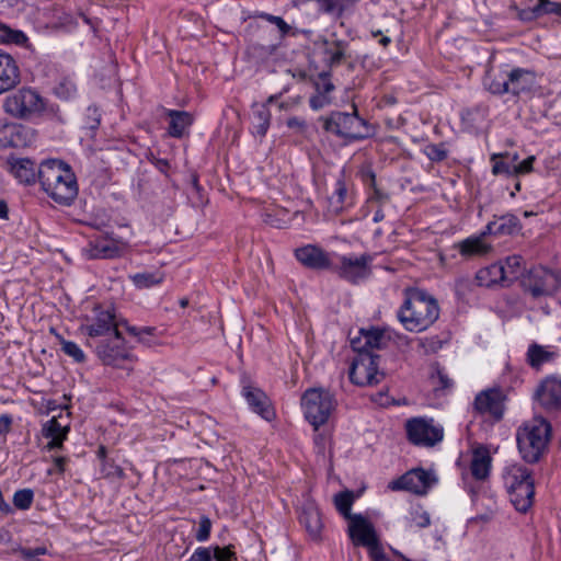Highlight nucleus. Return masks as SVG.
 I'll use <instances>...</instances> for the list:
<instances>
[{
  "mask_svg": "<svg viewBox=\"0 0 561 561\" xmlns=\"http://www.w3.org/2000/svg\"><path fill=\"white\" fill-rule=\"evenodd\" d=\"M7 36L3 38L5 42L20 43V37L24 38V35L21 32H12L10 30H5Z\"/></svg>",
  "mask_w": 561,
  "mask_h": 561,
  "instance_id": "338daca9",
  "label": "nucleus"
},
{
  "mask_svg": "<svg viewBox=\"0 0 561 561\" xmlns=\"http://www.w3.org/2000/svg\"><path fill=\"white\" fill-rule=\"evenodd\" d=\"M38 182L56 203L70 205L78 195V183L70 167L57 159L43 161L38 167Z\"/></svg>",
  "mask_w": 561,
  "mask_h": 561,
  "instance_id": "7ed1b4c3",
  "label": "nucleus"
},
{
  "mask_svg": "<svg viewBox=\"0 0 561 561\" xmlns=\"http://www.w3.org/2000/svg\"><path fill=\"white\" fill-rule=\"evenodd\" d=\"M34 501V492L32 489H21L13 494V505L22 511L28 510Z\"/></svg>",
  "mask_w": 561,
  "mask_h": 561,
  "instance_id": "de8ad7c7",
  "label": "nucleus"
},
{
  "mask_svg": "<svg viewBox=\"0 0 561 561\" xmlns=\"http://www.w3.org/2000/svg\"><path fill=\"white\" fill-rule=\"evenodd\" d=\"M242 396L252 412L265 421H272L275 417L272 401L261 388H243Z\"/></svg>",
  "mask_w": 561,
  "mask_h": 561,
  "instance_id": "6ab92c4d",
  "label": "nucleus"
},
{
  "mask_svg": "<svg viewBox=\"0 0 561 561\" xmlns=\"http://www.w3.org/2000/svg\"><path fill=\"white\" fill-rule=\"evenodd\" d=\"M407 437L415 446L433 447L444 438V428L433 419L413 417L405 424Z\"/></svg>",
  "mask_w": 561,
  "mask_h": 561,
  "instance_id": "9d476101",
  "label": "nucleus"
},
{
  "mask_svg": "<svg viewBox=\"0 0 561 561\" xmlns=\"http://www.w3.org/2000/svg\"><path fill=\"white\" fill-rule=\"evenodd\" d=\"M299 523L304 526L310 539L314 541H319L321 539L323 529L322 515L318 505L313 501L307 500L302 504L299 513Z\"/></svg>",
  "mask_w": 561,
  "mask_h": 561,
  "instance_id": "a211bd4d",
  "label": "nucleus"
},
{
  "mask_svg": "<svg viewBox=\"0 0 561 561\" xmlns=\"http://www.w3.org/2000/svg\"><path fill=\"white\" fill-rule=\"evenodd\" d=\"M371 262L373 256L368 253H363L359 256L340 255L339 264H332L331 271L336 273L342 279L356 285L370 275Z\"/></svg>",
  "mask_w": 561,
  "mask_h": 561,
  "instance_id": "9b49d317",
  "label": "nucleus"
},
{
  "mask_svg": "<svg viewBox=\"0 0 561 561\" xmlns=\"http://www.w3.org/2000/svg\"><path fill=\"white\" fill-rule=\"evenodd\" d=\"M12 416L10 414L0 415V436L5 435L10 432L12 426Z\"/></svg>",
  "mask_w": 561,
  "mask_h": 561,
  "instance_id": "0e129e2a",
  "label": "nucleus"
},
{
  "mask_svg": "<svg viewBox=\"0 0 561 561\" xmlns=\"http://www.w3.org/2000/svg\"><path fill=\"white\" fill-rule=\"evenodd\" d=\"M69 426L61 425L56 416L46 421L42 426V435L44 438L49 439L47 450H61L64 449V442L68 438Z\"/></svg>",
  "mask_w": 561,
  "mask_h": 561,
  "instance_id": "a878e982",
  "label": "nucleus"
},
{
  "mask_svg": "<svg viewBox=\"0 0 561 561\" xmlns=\"http://www.w3.org/2000/svg\"><path fill=\"white\" fill-rule=\"evenodd\" d=\"M525 438H526V423H523L518 426L517 434H516L517 446L522 454L523 459H526V454H524L525 453V445H524Z\"/></svg>",
  "mask_w": 561,
  "mask_h": 561,
  "instance_id": "052dcab7",
  "label": "nucleus"
},
{
  "mask_svg": "<svg viewBox=\"0 0 561 561\" xmlns=\"http://www.w3.org/2000/svg\"><path fill=\"white\" fill-rule=\"evenodd\" d=\"M351 184L346 181L344 171H341L334 183V190L329 197V205L332 211L340 213L353 204Z\"/></svg>",
  "mask_w": 561,
  "mask_h": 561,
  "instance_id": "b1692460",
  "label": "nucleus"
},
{
  "mask_svg": "<svg viewBox=\"0 0 561 561\" xmlns=\"http://www.w3.org/2000/svg\"><path fill=\"white\" fill-rule=\"evenodd\" d=\"M422 151L433 162H442L448 157V151L443 142L428 144Z\"/></svg>",
  "mask_w": 561,
  "mask_h": 561,
  "instance_id": "49530a36",
  "label": "nucleus"
},
{
  "mask_svg": "<svg viewBox=\"0 0 561 561\" xmlns=\"http://www.w3.org/2000/svg\"><path fill=\"white\" fill-rule=\"evenodd\" d=\"M186 561H237L233 545L197 547Z\"/></svg>",
  "mask_w": 561,
  "mask_h": 561,
  "instance_id": "4be33fe9",
  "label": "nucleus"
},
{
  "mask_svg": "<svg viewBox=\"0 0 561 561\" xmlns=\"http://www.w3.org/2000/svg\"><path fill=\"white\" fill-rule=\"evenodd\" d=\"M21 556L26 561H33L39 556H44L47 552L45 547H36V548H22Z\"/></svg>",
  "mask_w": 561,
  "mask_h": 561,
  "instance_id": "4d7b16f0",
  "label": "nucleus"
},
{
  "mask_svg": "<svg viewBox=\"0 0 561 561\" xmlns=\"http://www.w3.org/2000/svg\"><path fill=\"white\" fill-rule=\"evenodd\" d=\"M462 257L483 256L492 251V244L472 234L455 244Z\"/></svg>",
  "mask_w": 561,
  "mask_h": 561,
  "instance_id": "bb28decb",
  "label": "nucleus"
},
{
  "mask_svg": "<svg viewBox=\"0 0 561 561\" xmlns=\"http://www.w3.org/2000/svg\"><path fill=\"white\" fill-rule=\"evenodd\" d=\"M165 114L170 118L168 131L174 138H181L194 122L192 114L185 111L167 110Z\"/></svg>",
  "mask_w": 561,
  "mask_h": 561,
  "instance_id": "c85d7f7f",
  "label": "nucleus"
},
{
  "mask_svg": "<svg viewBox=\"0 0 561 561\" xmlns=\"http://www.w3.org/2000/svg\"><path fill=\"white\" fill-rule=\"evenodd\" d=\"M316 89L318 93L329 95L334 90V85L327 77L321 76L320 81L316 83Z\"/></svg>",
  "mask_w": 561,
  "mask_h": 561,
  "instance_id": "bf43d9fd",
  "label": "nucleus"
},
{
  "mask_svg": "<svg viewBox=\"0 0 561 561\" xmlns=\"http://www.w3.org/2000/svg\"><path fill=\"white\" fill-rule=\"evenodd\" d=\"M332 102V99L330 95H327L325 93H316L312 95L309 100L310 107L313 111L322 110L323 107L330 105Z\"/></svg>",
  "mask_w": 561,
  "mask_h": 561,
  "instance_id": "5fc2aeb1",
  "label": "nucleus"
},
{
  "mask_svg": "<svg viewBox=\"0 0 561 561\" xmlns=\"http://www.w3.org/2000/svg\"><path fill=\"white\" fill-rule=\"evenodd\" d=\"M389 388L381 389L376 394L370 396V400L381 408H387L398 402L389 394Z\"/></svg>",
  "mask_w": 561,
  "mask_h": 561,
  "instance_id": "864d4df0",
  "label": "nucleus"
},
{
  "mask_svg": "<svg viewBox=\"0 0 561 561\" xmlns=\"http://www.w3.org/2000/svg\"><path fill=\"white\" fill-rule=\"evenodd\" d=\"M505 396L501 388H485L480 391L473 402L474 410L481 415H489L499 422L504 415Z\"/></svg>",
  "mask_w": 561,
  "mask_h": 561,
  "instance_id": "2eb2a0df",
  "label": "nucleus"
},
{
  "mask_svg": "<svg viewBox=\"0 0 561 561\" xmlns=\"http://www.w3.org/2000/svg\"><path fill=\"white\" fill-rule=\"evenodd\" d=\"M286 125L290 129H297L299 131H304L307 128V122L301 117H290L287 119Z\"/></svg>",
  "mask_w": 561,
  "mask_h": 561,
  "instance_id": "680f3d73",
  "label": "nucleus"
},
{
  "mask_svg": "<svg viewBox=\"0 0 561 561\" xmlns=\"http://www.w3.org/2000/svg\"><path fill=\"white\" fill-rule=\"evenodd\" d=\"M262 18L268 21L270 23L276 25L283 36L289 33L290 26L286 23V21L283 18L272 15L268 13L262 14Z\"/></svg>",
  "mask_w": 561,
  "mask_h": 561,
  "instance_id": "6e6d98bb",
  "label": "nucleus"
},
{
  "mask_svg": "<svg viewBox=\"0 0 561 561\" xmlns=\"http://www.w3.org/2000/svg\"><path fill=\"white\" fill-rule=\"evenodd\" d=\"M437 300L424 289L409 287L404 289V300L397 311L402 327L414 333L426 331L439 318Z\"/></svg>",
  "mask_w": 561,
  "mask_h": 561,
  "instance_id": "f03ea898",
  "label": "nucleus"
},
{
  "mask_svg": "<svg viewBox=\"0 0 561 561\" xmlns=\"http://www.w3.org/2000/svg\"><path fill=\"white\" fill-rule=\"evenodd\" d=\"M88 345L94 347L98 358L104 365L130 369L133 355L124 346V337L121 332L98 340V342L88 341Z\"/></svg>",
  "mask_w": 561,
  "mask_h": 561,
  "instance_id": "1a4fd4ad",
  "label": "nucleus"
},
{
  "mask_svg": "<svg viewBox=\"0 0 561 561\" xmlns=\"http://www.w3.org/2000/svg\"><path fill=\"white\" fill-rule=\"evenodd\" d=\"M211 531V520L208 516L203 515L199 518L198 529L195 533V539L198 542H205L209 539Z\"/></svg>",
  "mask_w": 561,
  "mask_h": 561,
  "instance_id": "603ef678",
  "label": "nucleus"
},
{
  "mask_svg": "<svg viewBox=\"0 0 561 561\" xmlns=\"http://www.w3.org/2000/svg\"><path fill=\"white\" fill-rule=\"evenodd\" d=\"M436 482L437 479L433 472L423 468H414L392 480L388 488L391 491H408L416 495H426Z\"/></svg>",
  "mask_w": 561,
  "mask_h": 561,
  "instance_id": "ddd939ff",
  "label": "nucleus"
},
{
  "mask_svg": "<svg viewBox=\"0 0 561 561\" xmlns=\"http://www.w3.org/2000/svg\"><path fill=\"white\" fill-rule=\"evenodd\" d=\"M492 172L494 174H513L517 175L519 173L526 172V159L520 161L518 164L508 163L505 161H496L492 167Z\"/></svg>",
  "mask_w": 561,
  "mask_h": 561,
  "instance_id": "c03bdc74",
  "label": "nucleus"
},
{
  "mask_svg": "<svg viewBox=\"0 0 561 561\" xmlns=\"http://www.w3.org/2000/svg\"><path fill=\"white\" fill-rule=\"evenodd\" d=\"M390 336L385 329H362L359 335L351 340V345L359 355L350 368V380L354 386H373L386 380V374L379 370V356L373 355L374 350L388 346Z\"/></svg>",
  "mask_w": 561,
  "mask_h": 561,
  "instance_id": "f257e3e1",
  "label": "nucleus"
},
{
  "mask_svg": "<svg viewBox=\"0 0 561 561\" xmlns=\"http://www.w3.org/2000/svg\"><path fill=\"white\" fill-rule=\"evenodd\" d=\"M295 257L302 265L312 270H331L332 267L329 254L317 245L308 244L296 249Z\"/></svg>",
  "mask_w": 561,
  "mask_h": 561,
  "instance_id": "aec40b11",
  "label": "nucleus"
},
{
  "mask_svg": "<svg viewBox=\"0 0 561 561\" xmlns=\"http://www.w3.org/2000/svg\"><path fill=\"white\" fill-rule=\"evenodd\" d=\"M557 356V352L549 351L536 343L528 347V364L536 370H539L541 365L553 362Z\"/></svg>",
  "mask_w": 561,
  "mask_h": 561,
  "instance_id": "c9c22d12",
  "label": "nucleus"
},
{
  "mask_svg": "<svg viewBox=\"0 0 561 561\" xmlns=\"http://www.w3.org/2000/svg\"><path fill=\"white\" fill-rule=\"evenodd\" d=\"M335 405L336 400L330 392V388H308L301 397L305 419L314 431L328 422Z\"/></svg>",
  "mask_w": 561,
  "mask_h": 561,
  "instance_id": "39448f33",
  "label": "nucleus"
},
{
  "mask_svg": "<svg viewBox=\"0 0 561 561\" xmlns=\"http://www.w3.org/2000/svg\"><path fill=\"white\" fill-rule=\"evenodd\" d=\"M271 118L272 114L266 105L257 106L253 112V133L260 137H264L270 128Z\"/></svg>",
  "mask_w": 561,
  "mask_h": 561,
  "instance_id": "4c0bfd02",
  "label": "nucleus"
},
{
  "mask_svg": "<svg viewBox=\"0 0 561 561\" xmlns=\"http://www.w3.org/2000/svg\"><path fill=\"white\" fill-rule=\"evenodd\" d=\"M54 468L48 469L47 473L50 476L53 473L62 474L66 471V466L69 462V458L65 456H56L53 457Z\"/></svg>",
  "mask_w": 561,
  "mask_h": 561,
  "instance_id": "13d9d810",
  "label": "nucleus"
},
{
  "mask_svg": "<svg viewBox=\"0 0 561 561\" xmlns=\"http://www.w3.org/2000/svg\"><path fill=\"white\" fill-rule=\"evenodd\" d=\"M84 251L90 260L112 259L118 254V248L114 243L102 239L91 241Z\"/></svg>",
  "mask_w": 561,
  "mask_h": 561,
  "instance_id": "473e14b6",
  "label": "nucleus"
},
{
  "mask_svg": "<svg viewBox=\"0 0 561 561\" xmlns=\"http://www.w3.org/2000/svg\"><path fill=\"white\" fill-rule=\"evenodd\" d=\"M534 400L548 411L561 410V388H538Z\"/></svg>",
  "mask_w": 561,
  "mask_h": 561,
  "instance_id": "72a5a7b5",
  "label": "nucleus"
},
{
  "mask_svg": "<svg viewBox=\"0 0 561 561\" xmlns=\"http://www.w3.org/2000/svg\"><path fill=\"white\" fill-rule=\"evenodd\" d=\"M33 139L34 133L31 128L0 119V148L26 147Z\"/></svg>",
  "mask_w": 561,
  "mask_h": 561,
  "instance_id": "dca6fc26",
  "label": "nucleus"
},
{
  "mask_svg": "<svg viewBox=\"0 0 561 561\" xmlns=\"http://www.w3.org/2000/svg\"><path fill=\"white\" fill-rule=\"evenodd\" d=\"M430 378L433 385L438 383L439 386H450L451 383V379L448 377V374L438 364L431 367Z\"/></svg>",
  "mask_w": 561,
  "mask_h": 561,
  "instance_id": "3c124183",
  "label": "nucleus"
},
{
  "mask_svg": "<svg viewBox=\"0 0 561 561\" xmlns=\"http://www.w3.org/2000/svg\"><path fill=\"white\" fill-rule=\"evenodd\" d=\"M53 333H55L56 337L58 339L61 351L69 357L73 358L77 363H82L85 358L83 351L80 348V346L72 342L65 340L60 334L55 332V329L50 330Z\"/></svg>",
  "mask_w": 561,
  "mask_h": 561,
  "instance_id": "79ce46f5",
  "label": "nucleus"
},
{
  "mask_svg": "<svg viewBox=\"0 0 561 561\" xmlns=\"http://www.w3.org/2000/svg\"><path fill=\"white\" fill-rule=\"evenodd\" d=\"M130 279L138 289H145L161 284L164 279V274L160 271L142 272L131 275Z\"/></svg>",
  "mask_w": 561,
  "mask_h": 561,
  "instance_id": "58836bf2",
  "label": "nucleus"
},
{
  "mask_svg": "<svg viewBox=\"0 0 561 561\" xmlns=\"http://www.w3.org/2000/svg\"><path fill=\"white\" fill-rule=\"evenodd\" d=\"M526 71L522 68H515L508 72L510 81L507 80V92L514 96H518L520 92L526 89V81L524 80Z\"/></svg>",
  "mask_w": 561,
  "mask_h": 561,
  "instance_id": "ea45409f",
  "label": "nucleus"
},
{
  "mask_svg": "<svg viewBox=\"0 0 561 561\" xmlns=\"http://www.w3.org/2000/svg\"><path fill=\"white\" fill-rule=\"evenodd\" d=\"M490 234L496 236V228H495L494 220L489 221L488 225L484 227V229L477 236L480 237V239L485 240V237L490 236Z\"/></svg>",
  "mask_w": 561,
  "mask_h": 561,
  "instance_id": "69168bd1",
  "label": "nucleus"
},
{
  "mask_svg": "<svg viewBox=\"0 0 561 561\" xmlns=\"http://www.w3.org/2000/svg\"><path fill=\"white\" fill-rule=\"evenodd\" d=\"M10 173L23 184H34L38 180V168L35 162L28 158L8 159Z\"/></svg>",
  "mask_w": 561,
  "mask_h": 561,
  "instance_id": "5701e85b",
  "label": "nucleus"
},
{
  "mask_svg": "<svg viewBox=\"0 0 561 561\" xmlns=\"http://www.w3.org/2000/svg\"><path fill=\"white\" fill-rule=\"evenodd\" d=\"M504 283L506 286H511L514 282L519 280L524 284L522 277L525 274V264L522 255H511L503 262Z\"/></svg>",
  "mask_w": 561,
  "mask_h": 561,
  "instance_id": "7c9ffc66",
  "label": "nucleus"
},
{
  "mask_svg": "<svg viewBox=\"0 0 561 561\" xmlns=\"http://www.w3.org/2000/svg\"><path fill=\"white\" fill-rule=\"evenodd\" d=\"M354 502V496L351 491L340 492L334 496V504L336 510L341 515L345 518L351 519L353 515L351 514V508Z\"/></svg>",
  "mask_w": 561,
  "mask_h": 561,
  "instance_id": "37998d69",
  "label": "nucleus"
},
{
  "mask_svg": "<svg viewBox=\"0 0 561 561\" xmlns=\"http://www.w3.org/2000/svg\"><path fill=\"white\" fill-rule=\"evenodd\" d=\"M492 456L490 449L483 444H477L471 450L470 472L473 479L485 481L491 472Z\"/></svg>",
  "mask_w": 561,
  "mask_h": 561,
  "instance_id": "412c9836",
  "label": "nucleus"
},
{
  "mask_svg": "<svg viewBox=\"0 0 561 561\" xmlns=\"http://www.w3.org/2000/svg\"><path fill=\"white\" fill-rule=\"evenodd\" d=\"M504 485L516 511L526 513V468L517 465L505 469Z\"/></svg>",
  "mask_w": 561,
  "mask_h": 561,
  "instance_id": "4468645a",
  "label": "nucleus"
},
{
  "mask_svg": "<svg viewBox=\"0 0 561 561\" xmlns=\"http://www.w3.org/2000/svg\"><path fill=\"white\" fill-rule=\"evenodd\" d=\"M559 287L558 275L545 267L528 271V290L534 297L552 295Z\"/></svg>",
  "mask_w": 561,
  "mask_h": 561,
  "instance_id": "f3484780",
  "label": "nucleus"
},
{
  "mask_svg": "<svg viewBox=\"0 0 561 561\" xmlns=\"http://www.w3.org/2000/svg\"><path fill=\"white\" fill-rule=\"evenodd\" d=\"M476 280L479 286L483 287H493L496 285L507 287L506 283H504L503 262H496L480 268L476 274Z\"/></svg>",
  "mask_w": 561,
  "mask_h": 561,
  "instance_id": "cd10ccee",
  "label": "nucleus"
},
{
  "mask_svg": "<svg viewBox=\"0 0 561 561\" xmlns=\"http://www.w3.org/2000/svg\"><path fill=\"white\" fill-rule=\"evenodd\" d=\"M353 113L336 111L325 117H321L320 121L323 122V129L347 141L362 140L369 137L370 130L367 122L358 116L355 106H353Z\"/></svg>",
  "mask_w": 561,
  "mask_h": 561,
  "instance_id": "20e7f679",
  "label": "nucleus"
},
{
  "mask_svg": "<svg viewBox=\"0 0 561 561\" xmlns=\"http://www.w3.org/2000/svg\"><path fill=\"white\" fill-rule=\"evenodd\" d=\"M345 42L335 41L332 45H329L324 54L329 57L331 65H339L345 57Z\"/></svg>",
  "mask_w": 561,
  "mask_h": 561,
  "instance_id": "09e8293b",
  "label": "nucleus"
},
{
  "mask_svg": "<svg viewBox=\"0 0 561 561\" xmlns=\"http://www.w3.org/2000/svg\"><path fill=\"white\" fill-rule=\"evenodd\" d=\"M493 220L495 222L497 237L515 236L523 230L520 219L514 214L494 215Z\"/></svg>",
  "mask_w": 561,
  "mask_h": 561,
  "instance_id": "2f4dec72",
  "label": "nucleus"
},
{
  "mask_svg": "<svg viewBox=\"0 0 561 561\" xmlns=\"http://www.w3.org/2000/svg\"><path fill=\"white\" fill-rule=\"evenodd\" d=\"M348 536L355 546L368 549L371 561H388L390 559L383 551L374 525L360 514L351 517Z\"/></svg>",
  "mask_w": 561,
  "mask_h": 561,
  "instance_id": "6e6552de",
  "label": "nucleus"
},
{
  "mask_svg": "<svg viewBox=\"0 0 561 561\" xmlns=\"http://www.w3.org/2000/svg\"><path fill=\"white\" fill-rule=\"evenodd\" d=\"M54 93L61 100H70L77 93V85L70 78H62L54 88Z\"/></svg>",
  "mask_w": 561,
  "mask_h": 561,
  "instance_id": "a18cd8bd",
  "label": "nucleus"
},
{
  "mask_svg": "<svg viewBox=\"0 0 561 561\" xmlns=\"http://www.w3.org/2000/svg\"><path fill=\"white\" fill-rule=\"evenodd\" d=\"M551 438V423L542 416L535 415L528 425V462H538L541 459L548 451Z\"/></svg>",
  "mask_w": 561,
  "mask_h": 561,
  "instance_id": "f8f14e48",
  "label": "nucleus"
},
{
  "mask_svg": "<svg viewBox=\"0 0 561 561\" xmlns=\"http://www.w3.org/2000/svg\"><path fill=\"white\" fill-rule=\"evenodd\" d=\"M121 325H124V321L116 319L115 309L112 306L95 305L91 314L85 316L80 329L89 341L98 342L101 337L119 333Z\"/></svg>",
  "mask_w": 561,
  "mask_h": 561,
  "instance_id": "0eeeda50",
  "label": "nucleus"
},
{
  "mask_svg": "<svg viewBox=\"0 0 561 561\" xmlns=\"http://www.w3.org/2000/svg\"><path fill=\"white\" fill-rule=\"evenodd\" d=\"M301 101H302L301 96L289 98L288 100L280 102L278 104V107L282 111H290V110L297 107L298 105H300Z\"/></svg>",
  "mask_w": 561,
  "mask_h": 561,
  "instance_id": "e2e57ef3",
  "label": "nucleus"
},
{
  "mask_svg": "<svg viewBox=\"0 0 561 561\" xmlns=\"http://www.w3.org/2000/svg\"><path fill=\"white\" fill-rule=\"evenodd\" d=\"M531 18H540L546 14H556L561 16V2H554L551 0H538L530 9Z\"/></svg>",
  "mask_w": 561,
  "mask_h": 561,
  "instance_id": "a19ab883",
  "label": "nucleus"
},
{
  "mask_svg": "<svg viewBox=\"0 0 561 561\" xmlns=\"http://www.w3.org/2000/svg\"><path fill=\"white\" fill-rule=\"evenodd\" d=\"M20 82V69L15 59L0 50V94L4 93Z\"/></svg>",
  "mask_w": 561,
  "mask_h": 561,
  "instance_id": "393cba45",
  "label": "nucleus"
},
{
  "mask_svg": "<svg viewBox=\"0 0 561 561\" xmlns=\"http://www.w3.org/2000/svg\"><path fill=\"white\" fill-rule=\"evenodd\" d=\"M101 473H102L103 478H106V479H118V480L125 479L124 469L121 466H118L117 463H115V461L112 459H108V460L104 461L103 463H101Z\"/></svg>",
  "mask_w": 561,
  "mask_h": 561,
  "instance_id": "8fccbe9b",
  "label": "nucleus"
},
{
  "mask_svg": "<svg viewBox=\"0 0 561 561\" xmlns=\"http://www.w3.org/2000/svg\"><path fill=\"white\" fill-rule=\"evenodd\" d=\"M96 457L101 460V463L108 460L107 458V449L104 445H100L96 450Z\"/></svg>",
  "mask_w": 561,
  "mask_h": 561,
  "instance_id": "774afa93",
  "label": "nucleus"
},
{
  "mask_svg": "<svg viewBox=\"0 0 561 561\" xmlns=\"http://www.w3.org/2000/svg\"><path fill=\"white\" fill-rule=\"evenodd\" d=\"M45 99L32 88H21L5 96L3 110L18 119H32L45 110Z\"/></svg>",
  "mask_w": 561,
  "mask_h": 561,
  "instance_id": "423d86ee",
  "label": "nucleus"
},
{
  "mask_svg": "<svg viewBox=\"0 0 561 561\" xmlns=\"http://www.w3.org/2000/svg\"><path fill=\"white\" fill-rule=\"evenodd\" d=\"M124 328L127 333L137 339V341L146 346H152L158 343L157 328L130 325L124 321Z\"/></svg>",
  "mask_w": 561,
  "mask_h": 561,
  "instance_id": "e433bc0d",
  "label": "nucleus"
},
{
  "mask_svg": "<svg viewBox=\"0 0 561 561\" xmlns=\"http://www.w3.org/2000/svg\"><path fill=\"white\" fill-rule=\"evenodd\" d=\"M508 72L501 69H490L483 78L484 88L492 94L502 95L507 92Z\"/></svg>",
  "mask_w": 561,
  "mask_h": 561,
  "instance_id": "c756f323",
  "label": "nucleus"
},
{
  "mask_svg": "<svg viewBox=\"0 0 561 561\" xmlns=\"http://www.w3.org/2000/svg\"><path fill=\"white\" fill-rule=\"evenodd\" d=\"M430 525L431 516L421 505L411 507L403 520V527L407 531L426 528Z\"/></svg>",
  "mask_w": 561,
  "mask_h": 561,
  "instance_id": "f704fd0d",
  "label": "nucleus"
}]
</instances>
